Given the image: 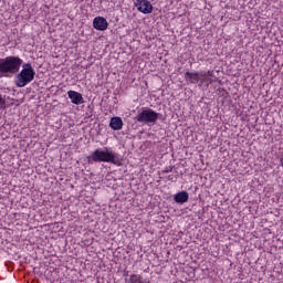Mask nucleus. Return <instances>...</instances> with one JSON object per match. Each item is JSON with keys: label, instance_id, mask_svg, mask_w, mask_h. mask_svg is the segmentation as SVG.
I'll use <instances>...</instances> for the list:
<instances>
[{"label": "nucleus", "instance_id": "nucleus-1", "mask_svg": "<svg viewBox=\"0 0 283 283\" xmlns=\"http://www.w3.org/2000/svg\"><path fill=\"white\" fill-rule=\"evenodd\" d=\"M21 65H23V60L19 56L0 59V78L18 74L19 70H21Z\"/></svg>", "mask_w": 283, "mask_h": 283}, {"label": "nucleus", "instance_id": "nucleus-2", "mask_svg": "<svg viewBox=\"0 0 283 283\" xmlns=\"http://www.w3.org/2000/svg\"><path fill=\"white\" fill-rule=\"evenodd\" d=\"M93 163H111L112 165H116L120 167L123 163L120 161V157L118 153H114V150H109V148L104 147L103 149L97 148L91 155Z\"/></svg>", "mask_w": 283, "mask_h": 283}, {"label": "nucleus", "instance_id": "nucleus-3", "mask_svg": "<svg viewBox=\"0 0 283 283\" xmlns=\"http://www.w3.org/2000/svg\"><path fill=\"white\" fill-rule=\"evenodd\" d=\"M34 76H36V71H34L32 64L24 63L21 72L15 76L17 87H25V85L34 81Z\"/></svg>", "mask_w": 283, "mask_h": 283}, {"label": "nucleus", "instance_id": "nucleus-4", "mask_svg": "<svg viewBox=\"0 0 283 283\" xmlns=\"http://www.w3.org/2000/svg\"><path fill=\"white\" fill-rule=\"evenodd\" d=\"M158 118H160V113H157L151 108H143L142 112L136 115L135 120H137V123H143L144 125H156Z\"/></svg>", "mask_w": 283, "mask_h": 283}, {"label": "nucleus", "instance_id": "nucleus-5", "mask_svg": "<svg viewBox=\"0 0 283 283\" xmlns=\"http://www.w3.org/2000/svg\"><path fill=\"white\" fill-rule=\"evenodd\" d=\"M135 8L143 14H151L154 12V6L148 0H136Z\"/></svg>", "mask_w": 283, "mask_h": 283}, {"label": "nucleus", "instance_id": "nucleus-6", "mask_svg": "<svg viewBox=\"0 0 283 283\" xmlns=\"http://www.w3.org/2000/svg\"><path fill=\"white\" fill-rule=\"evenodd\" d=\"M109 27V23H107V19L103 17H96L93 20V28L95 30H99L101 32H105L107 28Z\"/></svg>", "mask_w": 283, "mask_h": 283}, {"label": "nucleus", "instance_id": "nucleus-7", "mask_svg": "<svg viewBox=\"0 0 283 283\" xmlns=\"http://www.w3.org/2000/svg\"><path fill=\"white\" fill-rule=\"evenodd\" d=\"M200 84L211 85L213 83V71L199 72Z\"/></svg>", "mask_w": 283, "mask_h": 283}, {"label": "nucleus", "instance_id": "nucleus-8", "mask_svg": "<svg viewBox=\"0 0 283 283\" xmlns=\"http://www.w3.org/2000/svg\"><path fill=\"white\" fill-rule=\"evenodd\" d=\"M67 96L73 105H82V103H85L83 95L76 91H69Z\"/></svg>", "mask_w": 283, "mask_h": 283}, {"label": "nucleus", "instance_id": "nucleus-9", "mask_svg": "<svg viewBox=\"0 0 283 283\" xmlns=\"http://www.w3.org/2000/svg\"><path fill=\"white\" fill-rule=\"evenodd\" d=\"M185 78L191 85H197V83H200V72H186Z\"/></svg>", "mask_w": 283, "mask_h": 283}, {"label": "nucleus", "instance_id": "nucleus-10", "mask_svg": "<svg viewBox=\"0 0 283 283\" xmlns=\"http://www.w3.org/2000/svg\"><path fill=\"white\" fill-rule=\"evenodd\" d=\"M174 200L177 205H185V202H189V192L180 191L175 195Z\"/></svg>", "mask_w": 283, "mask_h": 283}, {"label": "nucleus", "instance_id": "nucleus-11", "mask_svg": "<svg viewBox=\"0 0 283 283\" xmlns=\"http://www.w3.org/2000/svg\"><path fill=\"white\" fill-rule=\"evenodd\" d=\"M123 118L120 117H112L109 122L111 129H114V132H120L123 129Z\"/></svg>", "mask_w": 283, "mask_h": 283}, {"label": "nucleus", "instance_id": "nucleus-12", "mask_svg": "<svg viewBox=\"0 0 283 283\" xmlns=\"http://www.w3.org/2000/svg\"><path fill=\"white\" fill-rule=\"evenodd\" d=\"M127 282L128 283H151L149 279H145L140 274H130Z\"/></svg>", "mask_w": 283, "mask_h": 283}, {"label": "nucleus", "instance_id": "nucleus-13", "mask_svg": "<svg viewBox=\"0 0 283 283\" xmlns=\"http://www.w3.org/2000/svg\"><path fill=\"white\" fill-rule=\"evenodd\" d=\"M0 109H6V98L2 95H0Z\"/></svg>", "mask_w": 283, "mask_h": 283}, {"label": "nucleus", "instance_id": "nucleus-14", "mask_svg": "<svg viewBox=\"0 0 283 283\" xmlns=\"http://www.w3.org/2000/svg\"><path fill=\"white\" fill-rule=\"evenodd\" d=\"M169 171H171V169L170 170H165V174H169Z\"/></svg>", "mask_w": 283, "mask_h": 283}]
</instances>
